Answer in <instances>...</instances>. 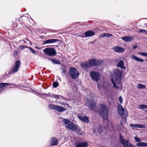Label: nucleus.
I'll return each mask as SVG.
<instances>
[{
    "label": "nucleus",
    "instance_id": "nucleus-1",
    "mask_svg": "<svg viewBox=\"0 0 147 147\" xmlns=\"http://www.w3.org/2000/svg\"><path fill=\"white\" fill-rule=\"evenodd\" d=\"M108 109L105 105H101L99 113L104 120L107 119L108 117Z\"/></svg>",
    "mask_w": 147,
    "mask_h": 147
},
{
    "label": "nucleus",
    "instance_id": "nucleus-2",
    "mask_svg": "<svg viewBox=\"0 0 147 147\" xmlns=\"http://www.w3.org/2000/svg\"><path fill=\"white\" fill-rule=\"evenodd\" d=\"M122 73L118 69H115L113 71V77L115 80L119 84L121 80Z\"/></svg>",
    "mask_w": 147,
    "mask_h": 147
},
{
    "label": "nucleus",
    "instance_id": "nucleus-3",
    "mask_svg": "<svg viewBox=\"0 0 147 147\" xmlns=\"http://www.w3.org/2000/svg\"><path fill=\"white\" fill-rule=\"evenodd\" d=\"M44 54L49 57H54L57 54L55 49L53 48L47 47L43 50Z\"/></svg>",
    "mask_w": 147,
    "mask_h": 147
},
{
    "label": "nucleus",
    "instance_id": "nucleus-4",
    "mask_svg": "<svg viewBox=\"0 0 147 147\" xmlns=\"http://www.w3.org/2000/svg\"><path fill=\"white\" fill-rule=\"evenodd\" d=\"M119 136L120 142L123 147H136L132 144L129 143L128 140L124 139L123 136H122L121 134H120Z\"/></svg>",
    "mask_w": 147,
    "mask_h": 147
},
{
    "label": "nucleus",
    "instance_id": "nucleus-5",
    "mask_svg": "<svg viewBox=\"0 0 147 147\" xmlns=\"http://www.w3.org/2000/svg\"><path fill=\"white\" fill-rule=\"evenodd\" d=\"M86 105L89 107L91 111L95 110L97 107V106L96 105L95 101L93 98L89 100L87 99Z\"/></svg>",
    "mask_w": 147,
    "mask_h": 147
},
{
    "label": "nucleus",
    "instance_id": "nucleus-6",
    "mask_svg": "<svg viewBox=\"0 0 147 147\" xmlns=\"http://www.w3.org/2000/svg\"><path fill=\"white\" fill-rule=\"evenodd\" d=\"M103 62L102 60L95 59H91L88 60V63L89 64L90 67L92 66H98L101 64Z\"/></svg>",
    "mask_w": 147,
    "mask_h": 147
},
{
    "label": "nucleus",
    "instance_id": "nucleus-7",
    "mask_svg": "<svg viewBox=\"0 0 147 147\" xmlns=\"http://www.w3.org/2000/svg\"><path fill=\"white\" fill-rule=\"evenodd\" d=\"M76 69L73 67H71L69 69V73L70 77L73 79H76L79 76V73L76 72Z\"/></svg>",
    "mask_w": 147,
    "mask_h": 147
},
{
    "label": "nucleus",
    "instance_id": "nucleus-8",
    "mask_svg": "<svg viewBox=\"0 0 147 147\" xmlns=\"http://www.w3.org/2000/svg\"><path fill=\"white\" fill-rule=\"evenodd\" d=\"M48 107L49 108L52 110H55L59 112H62L66 110V109L61 106L52 104L49 105Z\"/></svg>",
    "mask_w": 147,
    "mask_h": 147
},
{
    "label": "nucleus",
    "instance_id": "nucleus-9",
    "mask_svg": "<svg viewBox=\"0 0 147 147\" xmlns=\"http://www.w3.org/2000/svg\"><path fill=\"white\" fill-rule=\"evenodd\" d=\"M90 75L92 80L96 82L99 80L100 76V73L99 72L92 71L90 72Z\"/></svg>",
    "mask_w": 147,
    "mask_h": 147
},
{
    "label": "nucleus",
    "instance_id": "nucleus-10",
    "mask_svg": "<svg viewBox=\"0 0 147 147\" xmlns=\"http://www.w3.org/2000/svg\"><path fill=\"white\" fill-rule=\"evenodd\" d=\"M21 65V62L19 60L16 61L14 62V65L11 68L12 72L15 73L18 71Z\"/></svg>",
    "mask_w": 147,
    "mask_h": 147
},
{
    "label": "nucleus",
    "instance_id": "nucleus-11",
    "mask_svg": "<svg viewBox=\"0 0 147 147\" xmlns=\"http://www.w3.org/2000/svg\"><path fill=\"white\" fill-rule=\"evenodd\" d=\"M56 42V45L55 46L58 47L61 43V41L60 40L57 39H52L47 40L43 42L44 44H51Z\"/></svg>",
    "mask_w": 147,
    "mask_h": 147
},
{
    "label": "nucleus",
    "instance_id": "nucleus-12",
    "mask_svg": "<svg viewBox=\"0 0 147 147\" xmlns=\"http://www.w3.org/2000/svg\"><path fill=\"white\" fill-rule=\"evenodd\" d=\"M66 128L72 131H76L77 130L76 126L71 122L68 125H65Z\"/></svg>",
    "mask_w": 147,
    "mask_h": 147
},
{
    "label": "nucleus",
    "instance_id": "nucleus-13",
    "mask_svg": "<svg viewBox=\"0 0 147 147\" xmlns=\"http://www.w3.org/2000/svg\"><path fill=\"white\" fill-rule=\"evenodd\" d=\"M117 108L118 113L122 117L124 115L125 112L124 109L123 108L122 105L119 104L118 105Z\"/></svg>",
    "mask_w": 147,
    "mask_h": 147
},
{
    "label": "nucleus",
    "instance_id": "nucleus-14",
    "mask_svg": "<svg viewBox=\"0 0 147 147\" xmlns=\"http://www.w3.org/2000/svg\"><path fill=\"white\" fill-rule=\"evenodd\" d=\"M113 50L116 52L121 53L123 52L124 49L121 47L115 46L113 48Z\"/></svg>",
    "mask_w": 147,
    "mask_h": 147
},
{
    "label": "nucleus",
    "instance_id": "nucleus-15",
    "mask_svg": "<svg viewBox=\"0 0 147 147\" xmlns=\"http://www.w3.org/2000/svg\"><path fill=\"white\" fill-rule=\"evenodd\" d=\"M78 117L80 120L84 123H87L89 122L88 118L86 116H82L79 115L78 116Z\"/></svg>",
    "mask_w": 147,
    "mask_h": 147
},
{
    "label": "nucleus",
    "instance_id": "nucleus-16",
    "mask_svg": "<svg viewBox=\"0 0 147 147\" xmlns=\"http://www.w3.org/2000/svg\"><path fill=\"white\" fill-rule=\"evenodd\" d=\"M88 144L87 142H84L77 144L76 147H87Z\"/></svg>",
    "mask_w": 147,
    "mask_h": 147
},
{
    "label": "nucleus",
    "instance_id": "nucleus-17",
    "mask_svg": "<svg viewBox=\"0 0 147 147\" xmlns=\"http://www.w3.org/2000/svg\"><path fill=\"white\" fill-rule=\"evenodd\" d=\"M124 61L122 60L119 61L118 63L117 64V67H120L122 69H125L126 68V67L124 65Z\"/></svg>",
    "mask_w": 147,
    "mask_h": 147
},
{
    "label": "nucleus",
    "instance_id": "nucleus-18",
    "mask_svg": "<svg viewBox=\"0 0 147 147\" xmlns=\"http://www.w3.org/2000/svg\"><path fill=\"white\" fill-rule=\"evenodd\" d=\"M129 126L131 127L135 128H144L145 127L144 125L141 124L131 123L129 124Z\"/></svg>",
    "mask_w": 147,
    "mask_h": 147
},
{
    "label": "nucleus",
    "instance_id": "nucleus-19",
    "mask_svg": "<svg viewBox=\"0 0 147 147\" xmlns=\"http://www.w3.org/2000/svg\"><path fill=\"white\" fill-rule=\"evenodd\" d=\"M84 34L86 36V37H90L94 35L95 33L94 32L90 30L86 32Z\"/></svg>",
    "mask_w": 147,
    "mask_h": 147
},
{
    "label": "nucleus",
    "instance_id": "nucleus-20",
    "mask_svg": "<svg viewBox=\"0 0 147 147\" xmlns=\"http://www.w3.org/2000/svg\"><path fill=\"white\" fill-rule=\"evenodd\" d=\"M122 39L126 42H130L133 40V38L130 36H125L123 37Z\"/></svg>",
    "mask_w": 147,
    "mask_h": 147
},
{
    "label": "nucleus",
    "instance_id": "nucleus-21",
    "mask_svg": "<svg viewBox=\"0 0 147 147\" xmlns=\"http://www.w3.org/2000/svg\"><path fill=\"white\" fill-rule=\"evenodd\" d=\"M51 144L52 145H56L58 144V141L57 139L55 137L52 138L51 141L50 142Z\"/></svg>",
    "mask_w": 147,
    "mask_h": 147
},
{
    "label": "nucleus",
    "instance_id": "nucleus-22",
    "mask_svg": "<svg viewBox=\"0 0 147 147\" xmlns=\"http://www.w3.org/2000/svg\"><path fill=\"white\" fill-rule=\"evenodd\" d=\"M136 146L138 147H145L147 146V143L144 142H140L136 144Z\"/></svg>",
    "mask_w": 147,
    "mask_h": 147
},
{
    "label": "nucleus",
    "instance_id": "nucleus-23",
    "mask_svg": "<svg viewBox=\"0 0 147 147\" xmlns=\"http://www.w3.org/2000/svg\"><path fill=\"white\" fill-rule=\"evenodd\" d=\"M81 66L82 67L84 68H89L90 67L89 64L88 63V61L82 63L81 64Z\"/></svg>",
    "mask_w": 147,
    "mask_h": 147
},
{
    "label": "nucleus",
    "instance_id": "nucleus-24",
    "mask_svg": "<svg viewBox=\"0 0 147 147\" xmlns=\"http://www.w3.org/2000/svg\"><path fill=\"white\" fill-rule=\"evenodd\" d=\"M9 85V83H0V90L3 89L6 86Z\"/></svg>",
    "mask_w": 147,
    "mask_h": 147
},
{
    "label": "nucleus",
    "instance_id": "nucleus-25",
    "mask_svg": "<svg viewBox=\"0 0 147 147\" xmlns=\"http://www.w3.org/2000/svg\"><path fill=\"white\" fill-rule=\"evenodd\" d=\"M132 58L133 59L135 60L138 61L140 62H142L144 61V60L141 59H140L137 57V56L134 55H132Z\"/></svg>",
    "mask_w": 147,
    "mask_h": 147
},
{
    "label": "nucleus",
    "instance_id": "nucleus-26",
    "mask_svg": "<svg viewBox=\"0 0 147 147\" xmlns=\"http://www.w3.org/2000/svg\"><path fill=\"white\" fill-rule=\"evenodd\" d=\"M48 59H50V60L51 61L53 64H59L60 63V61L57 59H51L49 58H48Z\"/></svg>",
    "mask_w": 147,
    "mask_h": 147
},
{
    "label": "nucleus",
    "instance_id": "nucleus-27",
    "mask_svg": "<svg viewBox=\"0 0 147 147\" xmlns=\"http://www.w3.org/2000/svg\"><path fill=\"white\" fill-rule=\"evenodd\" d=\"M137 87L139 89H144L146 88V86L143 84H138L137 85Z\"/></svg>",
    "mask_w": 147,
    "mask_h": 147
},
{
    "label": "nucleus",
    "instance_id": "nucleus-28",
    "mask_svg": "<svg viewBox=\"0 0 147 147\" xmlns=\"http://www.w3.org/2000/svg\"><path fill=\"white\" fill-rule=\"evenodd\" d=\"M62 121L63 123L66 124V125H68L69 124L70 122H71L69 119L65 118L63 119Z\"/></svg>",
    "mask_w": 147,
    "mask_h": 147
},
{
    "label": "nucleus",
    "instance_id": "nucleus-29",
    "mask_svg": "<svg viewBox=\"0 0 147 147\" xmlns=\"http://www.w3.org/2000/svg\"><path fill=\"white\" fill-rule=\"evenodd\" d=\"M111 80L112 83L113 84V88H116L117 90L119 88V87L116 85L113 79H111Z\"/></svg>",
    "mask_w": 147,
    "mask_h": 147
},
{
    "label": "nucleus",
    "instance_id": "nucleus-30",
    "mask_svg": "<svg viewBox=\"0 0 147 147\" xmlns=\"http://www.w3.org/2000/svg\"><path fill=\"white\" fill-rule=\"evenodd\" d=\"M139 108L140 109H147V105L144 104H141L139 106Z\"/></svg>",
    "mask_w": 147,
    "mask_h": 147
},
{
    "label": "nucleus",
    "instance_id": "nucleus-31",
    "mask_svg": "<svg viewBox=\"0 0 147 147\" xmlns=\"http://www.w3.org/2000/svg\"><path fill=\"white\" fill-rule=\"evenodd\" d=\"M77 134L79 135H82L83 133L82 131L80 128H78L76 131Z\"/></svg>",
    "mask_w": 147,
    "mask_h": 147
},
{
    "label": "nucleus",
    "instance_id": "nucleus-32",
    "mask_svg": "<svg viewBox=\"0 0 147 147\" xmlns=\"http://www.w3.org/2000/svg\"><path fill=\"white\" fill-rule=\"evenodd\" d=\"M58 86L59 83L57 82H54L53 84V86L55 88H57Z\"/></svg>",
    "mask_w": 147,
    "mask_h": 147
},
{
    "label": "nucleus",
    "instance_id": "nucleus-33",
    "mask_svg": "<svg viewBox=\"0 0 147 147\" xmlns=\"http://www.w3.org/2000/svg\"><path fill=\"white\" fill-rule=\"evenodd\" d=\"M4 42L7 44H9V38H7V37L6 36V38L5 37L4 38Z\"/></svg>",
    "mask_w": 147,
    "mask_h": 147
},
{
    "label": "nucleus",
    "instance_id": "nucleus-34",
    "mask_svg": "<svg viewBox=\"0 0 147 147\" xmlns=\"http://www.w3.org/2000/svg\"><path fill=\"white\" fill-rule=\"evenodd\" d=\"M28 48L29 49V50L31 53L34 54H36V52L33 49L30 47H28Z\"/></svg>",
    "mask_w": 147,
    "mask_h": 147
},
{
    "label": "nucleus",
    "instance_id": "nucleus-35",
    "mask_svg": "<svg viewBox=\"0 0 147 147\" xmlns=\"http://www.w3.org/2000/svg\"><path fill=\"white\" fill-rule=\"evenodd\" d=\"M138 53L140 54V55L145 56L147 57V53H142V52H139Z\"/></svg>",
    "mask_w": 147,
    "mask_h": 147
},
{
    "label": "nucleus",
    "instance_id": "nucleus-36",
    "mask_svg": "<svg viewBox=\"0 0 147 147\" xmlns=\"http://www.w3.org/2000/svg\"><path fill=\"white\" fill-rule=\"evenodd\" d=\"M134 139L136 142H139L141 141L140 139L137 136L134 137Z\"/></svg>",
    "mask_w": 147,
    "mask_h": 147
},
{
    "label": "nucleus",
    "instance_id": "nucleus-37",
    "mask_svg": "<svg viewBox=\"0 0 147 147\" xmlns=\"http://www.w3.org/2000/svg\"><path fill=\"white\" fill-rule=\"evenodd\" d=\"M119 100L120 103L122 104L123 103V99L121 96H120L119 97Z\"/></svg>",
    "mask_w": 147,
    "mask_h": 147
},
{
    "label": "nucleus",
    "instance_id": "nucleus-38",
    "mask_svg": "<svg viewBox=\"0 0 147 147\" xmlns=\"http://www.w3.org/2000/svg\"><path fill=\"white\" fill-rule=\"evenodd\" d=\"M53 96H54V98H55L56 99H59L60 98H59L60 96L62 97L61 96L58 95H53Z\"/></svg>",
    "mask_w": 147,
    "mask_h": 147
},
{
    "label": "nucleus",
    "instance_id": "nucleus-39",
    "mask_svg": "<svg viewBox=\"0 0 147 147\" xmlns=\"http://www.w3.org/2000/svg\"><path fill=\"white\" fill-rule=\"evenodd\" d=\"M113 36L112 34L109 33H106V36L110 37Z\"/></svg>",
    "mask_w": 147,
    "mask_h": 147
},
{
    "label": "nucleus",
    "instance_id": "nucleus-40",
    "mask_svg": "<svg viewBox=\"0 0 147 147\" xmlns=\"http://www.w3.org/2000/svg\"><path fill=\"white\" fill-rule=\"evenodd\" d=\"M145 30L144 29H141L139 30V32L141 33H144Z\"/></svg>",
    "mask_w": 147,
    "mask_h": 147
},
{
    "label": "nucleus",
    "instance_id": "nucleus-41",
    "mask_svg": "<svg viewBox=\"0 0 147 147\" xmlns=\"http://www.w3.org/2000/svg\"><path fill=\"white\" fill-rule=\"evenodd\" d=\"M104 36H106V33L102 34L100 36V37Z\"/></svg>",
    "mask_w": 147,
    "mask_h": 147
},
{
    "label": "nucleus",
    "instance_id": "nucleus-42",
    "mask_svg": "<svg viewBox=\"0 0 147 147\" xmlns=\"http://www.w3.org/2000/svg\"><path fill=\"white\" fill-rule=\"evenodd\" d=\"M36 95L38 96H41L43 94H41L38 92H36Z\"/></svg>",
    "mask_w": 147,
    "mask_h": 147
},
{
    "label": "nucleus",
    "instance_id": "nucleus-43",
    "mask_svg": "<svg viewBox=\"0 0 147 147\" xmlns=\"http://www.w3.org/2000/svg\"><path fill=\"white\" fill-rule=\"evenodd\" d=\"M20 47H21L20 49L22 50H23L24 49H25V48L26 47H24V46H21Z\"/></svg>",
    "mask_w": 147,
    "mask_h": 147
},
{
    "label": "nucleus",
    "instance_id": "nucleus-44",
    "mask_svg": "<svg viewBox=\"0 0 147 147\" xmlns=\"http://www.w3.org/2000/svg\"><path fill=\"white\" fill-rule=\"evenodd\" d=\"M13 26V27H16L17 26V25L16 23L14 22L12 24V26Z\"/></svg>",
    "mask_w": 147,
    "mask_h": 147
},
{
    "label": "nucleus",
    "instance_id": "nucleus-45",
    "mask_svg": "<svg viewBox=\"0 0 147 147\" xmlns=\"http://www.w3.org/2000/svg\"><path fill=\"white\" fill-rule=\"evenodd\" d=\"M48 96H50V97H52L53 96V95H51L50 94V93H49L48 94H47Z\"/></svg>",
    "mask_w": 147,
    "mask_h": 147
},
{
    "label": "nucleus",
    "instance_id": "nucleus-46",
    "mask_svg": "<svg viewBox=\"0 0 147 147\" xmlns=\"http://www.w3.org/2000/svg\"><path fill=\"white\" fill-rule=\"evenodd\" d=\"M61 69L62 70V72L63 73V74L65 73V69L63 68H62Z\"/></svg>",
    "mask_w": 147,
    "mask_h": 147
},
{
    "label": "nucleus",
    "instance_id": "nucleus-47",
    "mask_svg": "<svg viewBox=\"0 0 147 147\" xmlns=\"http://www.w3.org/2000/svg\"><path fill=\"white\" fill-rule=\"evenodd\" d=\"M137 47V46L136 45H134L133 46V49H135Z\"/></svg>",
    "mask_w": 147,
    "mask_h": 147
},
{
    "label": "nucleus",
    "instance_id": "nucleus-48",
    "mask_svg": "<svg viewBox=\"0 0 147 147\" xmlns=\"http://www.w3.org/2000/svg\"><path fill=\"white\" fill-rule=\"evenodd\" d=\"M14 53L15 55H17L18 54V52L17 51H14Z\"/></svg>",
    "mask_w": 147,
    "mask_h": 147
},
{
    "label": "nucleus",
    "instance_id": "nucleus-49",
    "mask_svg": "<svg viewBox=\"0 0 147 147\" xmlns=\"http://www.w3.org/2000/svg\"><path fill=\"white\" fill-rule=\"evenodd\" d=\"M42 95H44L45 96H48L47 94H46V93L43 94Z\"/></svg>",
    "mask_w": 147,
    "mask_h": 147
},
{
    "label": "nucleus",
    "instance_id": "nucleus-50",
    "mask_svg": "<svg viewBox=\"0 0 147 147\" xmlns=\"http://www.w3.org/2000/svg\"><path fill=\"white\" fill-rule=\"evenodd\" d=\"M145 34H147V31L145 30V32H144Z\"/></svg>",
    "mask_w": 147,
    "mask_h": 147
},
{
    "label": "nucleus",
    "instance_id": "nucleus-51",
    "mask_svg": "<svg viewBox=\"0 0 147 147\" xmlns=\"http://www.w3.org/2000/svg\"><path fill=\"white\" fill-rule=\"evenodd\" d=\"M120 124H121V125H122V122H121V123Z\"/></svg>",
    "mask_w": 147,
    "mask_h": 147
},
{
    "label": "nucleus",
    "instance_id": "nucleus-52",
    "mask_svg": "<svg viewBox=\"0 0 147 147\" xmlns=\"http://www.w3.org/2000/svg\"><path fill=\"white\" fill-rule=\"evenodd\" d=\"M9 72H8V74H7V75H8L9 74Z\"/></svg>",
    "mask_w": 147,
    "mask_h": 147
},
{
    "label": "nucleus",
    "instance_id": "nucleus-53",
    "mask_svg": "<svg viewBox=\"0 0 147 147\" xmlns=\"http://www.w3.org/2000/svg\"><path fill=\"white\" fill-rule=\"evenodd\" d=\"M145 111L147 113V110H146Z\"/></svg>",
    "mask_w": 147,
    "mask_h": 147
},
{
    "label": "nucleus",
    "instance_id": "nucleus-54",
    "mask_svg": "<svg viewBox=\"0 0 147 147\" xmlns=\"http://www.w3.org/2000/svg\"><path fill=\"white\" fill-rule=\"evenodd\" d=\"M63 104H64V105H66L65 104V102H64V103H63Z\"/></svg>",
    "mask_w": 147,
    "mask_h": 147
},
{
    "label": "nucleus",
    "instance_id": "nucleus-55",
    "mask_svg": "<svg viewBox=\"0 0 147 147\" xmlns=\"http://www.w3.org/2000/svg\"><path fill=\"white\" fill-rule=\"evenodd\" d=\"M146 61L147 62V59H146Z\"/></svg>",
    "mask_w": 147,
    "mask_h": 147
}]
</instances>
